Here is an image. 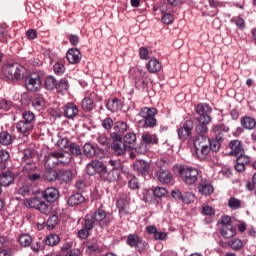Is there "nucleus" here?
<instances>
[{"instance_id":"37998d69","label":"nucleus","mask_w":256,"mask_h":256,"mask_svg":"<svg viewBox=\"0 0 256 256\" xmlns=\"http://www.w3.org/2000/svg\"><path fill=\"white\" fill-rule=\"evenodd\" d=\"M44 225L49 231H51L52 229H55V227L59 225V216H57L56 214L50 215L46 223H44Z\"/></svg>"},{"instance_id":"a19ab883","label":"nucleus","mask_w":256,"mask_h":256,"mask_svg":"<svg viewBox=\"0 0 256 256\" xmlns=\"http://www.w3.org/2000/svg\"><path fill=\"white\" fill-rule=\"evenodd\" d=\"M81 107L83 111L91 112L96 107L95 101L93 100V98L85 97L81 102Z\"/></svg>"},{"instance_id":"8fccbe9b","label":"nucleus","mask_w":256,"mask_h":256,"mask_svg":"<svg viewBox=\"0 0 256 256\" xmlns=\"http://www.w3.org/2000/svg\"><path fill=\"white\" fill-rule=\"evenodd\" d=\"M21 247H29L33 243V238L29 234H21L18 238Z\"/></svg>"},{"instance_id":"5fc2aeb1","label":"nucleus","mask_w":256,"mask_h":256,"mask_svg":"<svg viewBox=\"0 0 256 256\" xmlns=\"http://www.w3.org/2000/svg\"><path fill=\"white\" fill-rule=\"evenodd\" d=\"M68 150L75 157H81V155H83V152L81 151V147L79 146V144L75 142L70 143Z\"/></svg>"},{"instance_id":"052dcab7","label":"nucleus","mask_w":256,"mask_h":256,"mask_svg":"<svg viewBox=\"0 0 256 256\" xmlns=\"http://www.w3.org/2000/svg\"><path fill=\"white\" fill-rule=\"evenodd\" d=\"M102 127L106 131H110L112 129H115V123L113 122V118L107 117L102 121Z\"/></svg>"},{"instance_id":"dca6fc26","label":"nucleus","mask_w":256,"mask_h":256,"mask_svg":"<svg viewBox=\"0 0 256 256\" xmlns=\"http://www.w3.org/2000/svg\"><path fill=\"white\" fill-rule=\"evenodd\" d=\"M15 181V173L7 170L6 172L0 173V193H3L1 187H9L11 183Z\"/></svg>"},{"instance_id":"49530a36","label":"nucleus","mask_w":256,"mask_h":256,"mask_svg":"<svg viewBox=\"0 0 256 256\" xmlns=\"http://www.w3.org/2000/svg\"><path fill=\"white\" fill-rule=\"evenodd\" d=\"M44 241L49 247H55L59 245L61 238L57 234H49Z\"/></svg>"},{"instance_id":"bb28decb","label":"nucleus","mask_w":256,"mask_h":256,"mask_svg":"<svg viewBox=\"0 0 256 256\" xmlns=\"http://www.w3.org/2000/svg\"><path fill=\"white\" fill-rule=\"evenodd\" d=\"M240 125L243 127V129L253 131V129L256 127V120L251 116H243L240 119Z\"/></svg>"},{"instance_id":"f257e3e1","label":"nucleus","mask_w":256,"mask_h":256,"mask_svg":"<svg viewBox=\"0 0 256 256\" xmlns=\"http://www.w3.org/2000/svg\"><path fill=\"white\" fill-rule=\"evenodd\" d=\"M1 81H15L25 80V87L27 91H39L43 87V80L39 72L30 73L23 65L15 62L5 61L0 66Z\"/></svg>"},{"instance_id":"a211bd4d","label":"nucleus","mask_w":256,"mask_h":256,"mask_svg":"<svg viewBox=\"0 0 256 256\" xmlns=\"http://www.w3.org/2000/svg\"><path fill=\"white\" fill-rule=\"evenodd\" d=\"M229 148L231 151L229 155L233 157H239L242 154H245V149L243 148V143L240 140H232L229 143Z\"/></svg>"},{"instance_id":"aec40b11","label":"nucleus","mask_w":256,"mask_h":256,"mask_svg":"<svg viewBox=\"0 0 256 256\" xmlns=\"http://www.w3.org/2000/svg\"><path fill=\"white\" fill-rule=\"evenodd\" d=\"M31 105L36 111H45L46 102L42 94H34L32 96Z\"/></svg>"},{"instance_id":"1a4fd4ad","label":"nucleus","mask_w":256,"mask_h":256,"mask_svg":"<svg viewBox=\"0 0 256 256\" xmlns=\"http://www.w3.org/2000/svg\"><path fill=\"white\" fill-rule=\"evenodd\" d=\"M129 131V124L125 121L114 123V132L110 133L112 141H123V136Z\"/></svg>"},{"instance_id":"c03bdc74","label":"nucleus","mask_w":256,"mask_h":256,"mask_svg":"<svg viewBox=\"0 0 256 256\" xmlns=\"http://www.w3.org/2000/svg\"><path fill=\"white\" fill-rule=\"evenodd\" d=\"M83 153L85 157H87L88 159H91V157H95V155L97 154L95 150V144H91V143L84 144Z\"/></svg>"},{"instance_id":"a878e982","label":"nucleus","mask_w":256,"mask_h":256,"mask_svg":"<svg viewBox=\"0 0 256 256\" xmlns=\"http://www.w3.org/2000/svg\"><path fill=\"white\" fill-rule=\"evenodd\" d=\"M158 110L155 107H143L140 109L138 115L142 118L141 121H145L147 119L155 117L157 115Z\"/></svg>"},{"instance_id":"4d7b16f0","label":"nucleus","mask_w":256,"mask_h":256,"mask_svg":"<svg viewBox=\"0 0 256 256\" xmlns=\"http://www.w3.org/2000/svg\"><path fill=\"white\" fill-rule=\"evenodd\" d=\"M155 197H165V193L162 194H155V193H144L142 196V200L145 203H151V201H153L155 199Z\"/></svg>"},{"instance_id":"e2e57ef3","label":"nucleus","mask_w":256,"mask_h":256,"mask_svg":"<svg viewBox=\"0 0 256 256\" xmlns=\"http://www.w3.org/2000/svg\"><path fill=\"white\" fill-rule=\"evenodd\" d=\"M139 53V57L140 59H142L143 61H149L150 56H149V49L145 46H142L139 48L138 50Z\"/></svg>"},{"instance_id":"cd10ccee","label":"nucleus","mask_w":256,"mask_h":256,"mask_svg":"<svg viewBox=\"0 0 256 256\" xmlns=\"http://www.w3.org/2000/svg\"><path fill=\"white\" fill-rule=\"evenodd\" d=\"M163 66L161 62L157 58H152L146 64V69L149 73H159Z\"/></svg>"},{"instance_id":"4c0bfd02","label":"nucleus","mask_w":256,"mask_h":256,"mask_svg":"<svg viewBox=\"0 0 256 256\" xmlns=\"http://www.w3.org/2000/svg\"><path fill=\"white\" fill-rule=\"evenodd\" d=\"M138 124L142 129H154L157 127V118L153 116L152 118H148L146 120H139Z\"/></svg>"},{"instance_id":"6ab92c4d","label":"nucleus","mask_w":256,"mask_h":256,"mask_svg":"<svg viewBox=\"0 0 256 256\" xmlns=\"http://www.w3.org/2000/svg\"><path fill=\"white\" fill-rule=\"evenodd\" d=\"M58 181L61 184L69 185L73 182V170L61 169L58 171Z\"/></svg>"},{"instance_id":"c9c22d12","label":"nucleus","mask_w":256,"mask_h":256,"mask_svg":"<svg viewBox=\"0 0 256 256\" xmlns=\"http://www.w3.org/2000/svg\"><path fill=\"white\" fill-rule=\"evenodd\" d=\"M63 157H65V154L63 152H50L44 158V166L51 167V159H56L54 161H59V159H63Z\"/></svg>"},{"instance_id":"3c124183","label":"nucleus","mask_w":256,"mask_h":256,"mask_svg":"<svg viewBox=\"0 0 256 256\" xmlns=\"http://www.w3.org/2000/svg\"><path fill=\"white\" fill-rule=\"evenodd\" d=\"M213 133H217L219 137H221V133H229L230 128L229 126L222 124H214L212 127Z\"/></svg>"},{"instance_id":"13d9d810","label":"nucleus","mask_w":256,"mask_h":256,"mask_svg":"<svg viewBox=\"0 0 256 256\" xmlns=\"http://www.w3.org/2000/svg\"><path fill=\"white\" fill-rule=\"evenodd\" d=\"M65 64L61 63V62H56L53 66V71L55 73V75H58L59 77H61V75H63L65 73Z\"/></svg>"},{"instance_id":"5701e85b","label":"nucleus","mask_w":256,"mask_h":256,"mask_svg":"<svg viewBox=\"0 0 256 256\" xmlns=\"http://www.w3.org/2000/svg\"><path fill=\"white\" fill-rule=\"evenodd\" d=\"M116 207L120 217L129 215V202H127V198L120 197L116 202Z\"/></svg>"},{"instance_id":"f8f14e48","label":"nucleus","mask_w":256,"mask_h":256,"mask_svg":"<svg viewBox=\"0 0 256 256\" xmlns=\"http://www.w3.org/2000/svg\"><path fill=\"white\" fill-rule=\"evenodd\" d=\"M57 165H63V161H52V164L50 163V167H45V169H47L43 175V179L45 181H58V172L55 171V167H57Z\"/></svg>"},{"instance_id":"c85d7f7f","label":"nucleus","mask_w":256,"mask_h":256,"mask_svg":"<svg viewBox=\"0 0 256 256\" xmlns=\"http://www.w3.org/2000/svg\"><path fill=\"white\" fill-rule=\"evenodd\" d=\"M122 143H124V145H128V147H133L135 143H137V134L128 130L122 136Z\"/></svg>"},{"instance_id":"2eb2a0df","label":"nucleus","mask_w":256,"mask_h":256,"mask_svg":"<svg viewBox=\"0 0 256 256\" xmlns=\"http://www.w3.org/2000/svg\"><path fill=\"white\" fill-rule=\"evenodd\" d=\"M156 177L163 185H171L173 183V174L167 169L159 168L156 172Z\"/></svg>"},{"instance_id":"09e8293b","label":"nucleus","mask_w":256,"mask_h":256,"mask_svg":"<svg viewBox=\"0 0 256 256\" xmlns=\"http://www.w3.org/2000/svg\"><path fill=\"white\" fill-rule=\"evenodd\" d=\"M86 251L90 254L98 253L100 251V248L97 240H88V242L86 243Z\"/></svg>"},{"instance_id":"9d476101","label":"nucleus","mask_w":256,"mask_h":256,"mask_svg":"<svg viewBox=\"0 0 256 256\" xmlns=\"http://www.w3.org/2000/svg\"><path fill=\"white\" fill-rule=\"evenodd\" d=\"M127 245L129 247H135L136 251L138 253H143L147 247H149V244L143 240V238L139 237L137 234H129L127 237Z\"/></svg>"},{"instance_id":"393cba45","label":"nucleus","mask_w":256,"mask_h":256,"mask_svg":"<svg viewBox=\"0 0 256 256\" xmlns=\"http://www.w3.org/2000/svg\"><path fill=\"white\" fill-rule=\"evenodd\" d=\"M171 197L182 201V203H185L186 205L195 201V194L193 193H171Z\"/></svg>"},{"instance_id":"a18cd8bd","label":"nucleus","mask_w":256,"mask_h":256,"mask_svg":"<svg viewBox=\"0 0 256 256\" xmlns=\"http://www.w3.org/2000/svg\"><path fill=\"white\" fill-rule=\"evenodd\" d=\"M97 141L101 144V147H103L105 151H109V149H111V141H113V139L108 138L107 135L101 134L97 137Z\"/></svg>"},{"instance_id":"bf43d9fd","label":"nucleus","mask_w":256,"mask_h":256,"mask_svg":"<svg viewBox=\"0 0 256 256\" xmlns=\"http://www.w3.org/2000/svg\"><path fill=\"white\" fill-rule=\"evenodd\" d=\"M228 245L233 249V251H239L243 249V241L240 239H232L228 242Z\"/></svg>"},{"instance_id":"7ed1b4c3","label":"nucleus","mask_w":256,"mask_h":256,"mask_svg":"<svg viewBox=\"0 0 256 256\" xmlns=\"http://www.w3.org/2000/svg\"><path fill=\"white\" fill-rule=\"evenodd\" d=\"M194 111L196 115H198L195 119L198 122V125H196L195 131L197 135H200V137L203 139V135L209 131V128L207 127L209 123L213 120L211 117V113H213V108L208 103H198L194 107Z\"/></svg>"},{"instance_id":"f704fd0d","label":"nucleus","mask_w":256,"mask_h":256,"mask_svg":"<svg viewBox=\"0 0 256 256\" xmlns=\"http://www.w3.org/2000/svg\"><path fill=\"white\" fill-rule=\"evenodd\" d=\"M44 89L47 91H55L57 87V78L53 75H48L44 78Z\"/></svg>"},{"instance_id":"f03ea898","label":"nucleus","mask_w":256,"mask_h":256,"mask_svg":"<svg viewBox=\"0 0 256 256\" xmlns=\"http://www.w3.org/2000/svg\"><path fill=\"white\" fill-rule=\"evenodd\" d=\"M174 171L180 175L181 181L188 185L190 191H198V193H213L215 191L213 182L207 178H201L197 183L199 172L191 166L176 164L174 165Z\"/></svg>"},{"instance_id":"ea45409f","label":"nucleus","mask_w":256,"mask_h":256,"mask_svg":"<svg viewBox=\"0 0 256 256\" xmlns=\"http://www.w3.org/2000/svg\"><path fill=\"white\" fill-rule=\"evenodd\" d=\"M75 187L80 193H85V189L89 187V182H87V174H84L76 181Z\"/></svg>"},{"instance_id":"de8ad7c7","label":"nucleus","mask_w":256,"mask_h":256,"mask_svg":"<svg viewBox=\"0 0 256 256\" xmlns=\"http://www.w3.org/2000/svg\"><path fill=\"white\" fill-rule=\"evenodd\" d=\"M230 23H235L239 31H245V29H247V25L245 24V19H243V17L241 16L231 18Z\"/></svg>"},{"instance_id":"680f3d73","label":"nucleus","mask_w":256,"mask_h":256,"mask_svg":"<svg viewBox=\"0 0 256 256\" xmlns=\"http://www.w3.org/2000/svg\"><path fill=\"white\" fill-rule=\"evenodd\" d=\"M70 145L71 142H69V138L67 137H60L57 141V147H59V149H69Z\"/></svg>"},{"instance_id":"58836bf2","label":"nucleus","mask_w":256,"mask_h":256,"mask_svg":"<svg viewBox=\"0 0 256 256\" xmlns=\"http://www.w3.org/2000/svg\"><path fill=\"white\" fill-rule=\"evenodd\" d=\"M129 151H135L138 155H145L149 152V146L145 145L141 140L138 145L128 146Z\"/></svg>"},{"instance_id":"774afa93","label":"nucleus","mask_w":256,"mask_h":256,"mask_svg":"<svg viewBox=\"0 0 256 256\" xmlns=\"http://www.w3.org/2000/svg\"><path fill=\"white\" fill-rule=\"evenodd\" d=\"M228 207H230V209H239V207H241V200L237 198H230L228 201Z\"/></svg>"},{"instance_id":"b1692460","label":"nucleus","mask_w":256,"mask_h":256,"mask_svg":"<svg viewBox=\"0 0 256 256\" xmlns=\"http://www.w3.org/2000/svg\"><path fill=\"white\" fill-rule=\"evenodd\" d=\"M93 229V222L88 219H84L82 229L78 232L79 239H87V237H89L90 231H93Z\"/></svg>"},{"instance_id":"20e7f679","label":"nucleus","mask_w":256,"mask_h":256,"mask_svg":"<svg viewBox=\"0 0 256 256\" xmlns=\"http://www.w3.org/2000/svg\"><path fill=\"white\" fill-rule=\"evenodd\" d=\"M22 118L23 120L16 123V129L18 133H22L24 137H28V135H31L35 129V121H37V117L31 110H23Z\"/></svg>"},{"instance_id":"412c9836","label":"nucleus","mask_w":256,"mask_h":256,"mask_svg":"<svg viewBox=\"0 0 256 256\" xmlns=\"http://www.w3.org/2000/svg\"><path fill=\"white\" fill-rule=\"evenodd\" d=\"M77 104L73 102L66 103L63 107V115L66 119H75V115H77Z\"/></svg>"},{"instance_id":"6e6d98bb","label":"nucleus","mask_w":256,"mask_h":256,"mask_svg":"<svg viewBox=\"0 0 256 256\" xmlns=\"http://www.w3.org/2000/svg\"><path fill=\"white\" fill-rule=\"evenodd\" d=\"M0 143L1 145H11V135L8 131H2L0 132Z\"/></svg>"},{"instance_id":"603ef678","label":"nucleus","mask_w":256,"mask_h":256,"mask_svg":"<svg viewBox=\"0 0 256 256\" xmlns=\"http://www.w3.org/2000/svg\"><path fill=\"white\" fill-rule=\"evenodd\" d=\"M69 90V80L67 78H61L59 81L56 80V91H68Z\"/></svg>"},{"instance_id":"39448f33","label":"nucleus","mask_w":256,"mask_h":256,"mask_svg":"<svg viewBox=\"0 0 256 256\" xmlns=\"http://www.w3.org/2000/svg\"><path fill=\"white\" fill-rule=\"evenodd\" d=\"M85 219L91 221L93 227L99 225L101 229H105V227L111 225V218L107 216V212L102 208H98L93 213L86 215Z\"/></svg>"},{"instance_id":"473e14b6","label":"nucleus","mask_w":256,"mask_h":256,"mask_svg":"<svg viewBox=\"0 0 256 256\" xmlns=\"http://www.w3.org/2000/svg\"><path fill=\"white\" fill-rule=\"evenodd\" d=\"M209 148L213 153H217L221 149V143H223V137L216 136L215 138H208Z\"/></svg>"},{"instance_id":"f3484780","label":"nucleus","mask_w":256,"mask_h":256,"mask_svg":"<svg viewBox=\"0 0 256 256\" xmlns=\"http://www.w3.org/2000/svg\"><path fill=\"white\" fill-rule=\"evenodd\" d=\"M197 141H199V136H196L194 139V149L197 158L200 159V161H203L207 159V155H209L211 148L209 147V145H202L201 149H199L197 147Z\"/></svg>"},{"instance_id":"4468645a","label":"nucleus","mask_w":256,"mask_h":256,"mask_svg":"<svg viewBox=\"0 0 256 256\" xmlns=\"http://www.w3.org/2000/svg\"><path fill=\"white\" fill-rule=\"evenodd\" d=\"M105 107L108 111H111V113H117L125 107V103H123L121 99L114 97L106 100Z\"/></svg>"},{"instance_id":"79ce46f5","label":"nucleus","mask_w":256,"mask_h":256,"mask_svg":"<svg viewBox=\"0 0 256 256\" xmlns=\"http://www.w3.org/2000/svg\"><path fill=\"white\" fill-rule=\"evenodd\" d=\"M161 11V22L164 25H171L173 24V21H175V16L171 13V12H167L165 10H163V8H160Z\"/></svg>"},{"instance_id":"0eeeda50","label":"nucleus","mask_w":256,"mask_h":256,"mask_svg":"<svg viewBox=\"0 0 256 256\" xmlns=\"http://www.w3.org/2000/svg\"><path fill=\"white\" fill-rule=\"evenodd\" d=\"M195 127V122L192 119H188L180 124L177 129L178 139L180 141H187L189 137H193V128Z\"/></svg>"},{"instance_id":"864d4df0","label":"nucleus","mask_w":256,"mask_h":256,"mask_svg":"<svg viewBox=\"0 0 256 256\" xmlns=\"http://www.w3.org/2000/svg\"><path fill=\"white\" fill-rule=\"evenodd\" d=\"M41 200L39 197L28 198L24 201L25 205L31 207L32 209H38L39 205H41Z\"/></svg>"},{"instance_id":"e433bc0d","label":"nucleus","mask_w":256,"mask_h":256,"mask_svg":"<svg viewBox=\"0 0 256 256\" xmlns=\"http://www.w3.org/2000/svg\"><path fill=\"white\" fill-rule=\"evenodd\" d=\"M11 159V154L5 149H0V171L7 169V161Z\"/></svg>"},{"instance_id":"69168bd1","label":"nucleus","mask_w":256,"mask_h":256,"mask_svg":"<svg viewBox=\"0 0 256 256\" xmlns=\"http://www.w3.org/2000/svg\"><path fill=\"white\" fill-rule=\"evenodd\" d=\"M12 108H13V102L7 99H2L0 101V109L2 111H11Z\"/></svg>"},{"instance_id":"4be33fe9","label":"nucleus","mask_w":256,"mask_h":256,"mask_svg":"<svg viewBox=\"0 0 256 256\" xmlns=\"http://www.w3.org/2000/svg\"><path fill=\"white\" fill-rule=\"evenodd\" d=\"M113 142L110 144V149L113 151L114 155H125L127 152V146L124 144L123 140L122 141H117V140H112Z\"/></svg>"},{"instance_id":"2f4dec72","label":"nucleus","mask_w":256,"mask_h":256,"mask_svg":"<svg viewBox=\"0 0 256 256\" xmlns=\"http://www.w3.org/2000/svg\"><path fill=\"white\" fill-rule=\"evenodd\" d=\"M146 231L150 235H154V239L156 241H165V239H167V234L165 232L157 231V228L155 226H147Z\"/></svg>"},{"instance_id":"338daca9","label":"nucleus","mask_w":256,"mask_h":256,"mask_svg":"<svg viewBox=\"0 0 256 256\" xmlns=\"http://www.w3.org/2000/svg\"><path fill=\"white\" fill-rule=\"evenodd\" d=\"M42 196L48 203H55L59 199V193H44Z\"/></svg>"},{"instance_id":"9b49d317","label":"nucleus","mask_w":256,"mask_h":256,"mask_svg":"<svg viewBox=\"0 0 256 256\" xmlns=\"http://www.w3.org/2000/svg\"><path fill=\"white\" fill-rule=\"evenodd\" d=\"M133 169L144 179H151V165L145 160H136L133 164Z\"/></svg>"},{"instance_id":"c756f323","label":"nucleus","mask_w":256,"mask_h":256,"mask_svg":"<svg viewBox=\"0 0 256 256\" xmlns=\"http://www.w3.org/2000/svg\"><path fill=\"white\" fill-rule=\"evenodd\" d=\"M141 141L149 147V145H159V137H157V134H149V132L142 134Z\"/></svg>"},{"instance_id":"ddd939ff","label":"nucleus","mask_w":256,"mask_h":256,"mask_svg":"<svg viewBox=\"0 0 256 256\" xmlns=\"http://www.w3.org/2000/svg\"><path fill=\"white\" fill-rule=\"evenodd\" d=\"M81 50L76 47L68 49L66 53V59L71 65H79L81 63Z\"/></svg>"},{"instance_id":"72a5a7b5","label":"nucleus","mask_w":256,"mask_h":256,"mask_svg":"<svg viewBox=\"0 0 256 256\" xmlns=\"http://www.w3.org/2000/svg\"><path fill=\"white\" fill-rule=\"evenodd\" d=\"M85 201V196L82 193H74L68 198L69 207H75V205H81Z\"/></svg>"},{"instance_id":"0e129e2a","label":"nucleus","mask_w":256,"mask_h":256,"mask_svg":"<svg viewBox=\"0 0 256 256\" xmlns=\"http://www.w3.org/2000/svg\"><path fill=\"white\" fill-rule=\"evenodd\" d=\"M247 191L256 193V172L252 175L251 181L246 183Z\"/></svg>"},{"instance_id":"423d86ee","label":"nucleus","mask_w":256,"mask_h":256,"mask_svg":"<svg viewBox=\"0 0 256 256\" xmlns=\"http://www.w3.org/2000/svg\"><path fill=\"white\" fill-rule=\"evenodd\" d=\"M127 175H129V168H126L123 164H119V167L116 166L111 171L106 172L104 181H109L110 183L123 181V177H127Z\"/></svg>"},{"instance_id":"7c9ffc66","label":"nucleus","mask_w":256,"mask_h":256,"mask_svg":"<svg viewBox=\"0 0 256 256\" xmlns=\"http://www.w3.org/2000/svg\"><path fill=\"white\" fill-rule=\"evenodd\" d=\"M94 168L96 175H99L100 178L105 180V177L107 175V166L105 165V163L99 160H94Z\"/></svg>"},{"instance_id":"6e6552de","label":"nucleus","mask_w":256,"mask_h":256,"mask_svg":"<svg viewBox=\"0 0 256 256\" xmlns=\"http://www.w3.org/2000/svg\"><path fill=\"white\" fill-rule=\"evenodd\" d=\"M221 229L220 233L222 237H225V239H231L235 237V234L237 233V229L231 225V216L224 215L221 217Z\"/></svg>"}]
</instances>
